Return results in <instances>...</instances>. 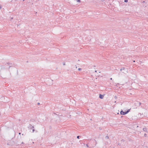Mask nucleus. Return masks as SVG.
I'll use <instances>...</instances> for the list:
<instances>
[{"instance_id": "393cba45", "label": "nucleus", "mask_w": 148, "mask_h": 148, "mask_svg": "<svg viewBox=\"0 0 148 148\" xmlns=\"http://www.w3.org/2000/svg\"><path fill=\"white\" fill-rule=\"evenodd\" d=\"M116 97H115V98H116Z\"/></svg>"}, {"instance_id": "7ed1b4c3", "label": "nucleus", "mask_w": 148, "mask_h": 148, "mask_svg": "<svg viewBox=\"0 0 148 148\" xmlns=\"http://www.w3.org/2000/svg\"><path fill=\"white\" fill-rule=\"evenodd\" d=\"M129 111V110H128L126 112H124L123 111H121L120 112V113L121 115H124L126 114H127Z\"/></svg>"}, {"instance_id": "423d86ee", "label": "nucleus", "mask_w": 148, "mask_h": 148, "mask_svg": "<svg viewBox=\"0 0 148 148\" xmlns=\"http://www.w3.org/2000/svg\"><path fill=\"white\" fill-rule=\"evenodd\" d=\"M31 129L32 130V132L33 133L34 131V126L32 127Z\"/></svg>"}, {"instance_id": "aec40b11", "label": "nucleus", "mask_w": 148, "mask_h": 148, "mask_svg": "<svg viewBox=\"0 0 148 148\" xmlns=\"http://www.w3.org/2000/svg\"><path fill=\"white\" fill-rule=\"evenodd\" d=\"M110 79V80H112V78H111Z\"/></svg>"}, {"instance_id": "a211bd4d", "label": "nucleus", "mask_w": 148, "mask_h": 148, "mask_svg": "<svg viewBox=\"0 0 148 148\" xmlns=\"http://www.w3.org/2000/svg\"><path fill=\"white\" fill-rule=\"evenodd\" d=\"M21 133H19V134L20 135L21 134Z\"/></svg>"}, {"instance_id": "2eb2a0df", "label": "nucleus", "mask_w": 148, "mask_h": 148, "mask_svg": "<svg viewBox=\"0 0 148 148\" xmlns=\"http://www.w3.org/2000/svg\"><path fill=\"white\" fill-rule=\"evenodd\" d=\"M75 66L76 68L77 69V66L76 65H75Z\"/></svg>"}, {"instance_id": "f8f14e48", "label": "nucleus", "mask_w": 148, "mask_h": 148, "mask_svg": "<svg viewBox=\"0 0 148 148\" xmlns=\"http://www.w3.org/2000/svg\"><path fill=\"white\" fill-rule=\"evenodd\" d=\"M2 8V6L1 5H0V10Z\"/></svg>"}, {"instance_id": "b1692460", "label": "nucleus", "mask_w": 148, "mask_h": 148, "mask_svg": "<svg viewBox=\"0 0 148 148\" xmlns=\"http://www.w3.org/2000/svg\"><path fill=\"white\" fill-rule=\"evenodd\" d=\"M95 72H97V71H95Z\"/></svg>"}, {"instance_id": "ddd939ff", "label": "nucleus", "mask_w": 148, "mask_h": 148, "mask_svg": "<svg viewBox=\"0 0 148 148\" xmlns=\"http://www.w3.org/2000/svg\"><path fill=\"white\" fill-rule=\"evenodd\" d=\"M144 136L145 137H146L147 136V134H144Z\"/></svg>"}, {"instance_id": "1a4fd4ad", "label": "nucleus", "mask_w": 148, "mask_h": 148, "mask_svg": "<svg viewBox=\"0 0 148 148\" xmlns=\"http://www.w3.org/2000/svg\"><path fill=\"white\" fill-rule=\"evenodd\" d=\"M77 1L79 2H80V0H77Z\"/></svg>"}, {"instance_id": "9d476101", "label": "nucleus", "mask_w": 148, "mask_h": 148, "mask_svg": "<svg viewBox=\"0 0 148 148\" xmlns=\"http://www.w3.org/2000/svg\"><path fill=\"white\" fill-rule=\"evenodd\" d=\"M124 2H128V0H125Z\"/></svg>"}, {"instance_id": "f03ea898", "label": "nucleus", "mask_w": 148, "mask_h": 148, "mask_svg": "<svg viewBox=\"0 0 148 148\" xmlns=\"http://www.w3.org/2000/svg\"><path fill=\"white\" fill-rule=\"evenodd\" d=\"M120 71H123L122 72L125 74H126L128 73L127 70H126L125 68L124 67H122L120 69Z\"/></svg>"}, {"instance_id": "f3484780", "label": "nucleus", "mask_w": 148, "mask_h": 148, "mask_svg": "<svg viewBox=\"0 0 148 148\" xmlns=\"http://www.w3.org/2000/svg\"><path fill=\"white\" fill-rule=\"evenodd\" d=\"M86 146H87V147H88V146L87 145H86Z\"/></svg>"}, {"instance_id": "5701e85b", "label": "nucleus", "mask_w": 148, "mask_h": 148, "mask_svg": "<svg viewBox=\"0 0 148 148\" xmlns=\"http://www.w3.org/2000/svg\"><path fill=\"white\" fill-rule=\"evenodd\" d=\"M22 135H24L23 134H22Z\"/></svg>"}, {"instance_id": "6ab92c4d", "label": "nucleus", "mask_w": 148, "mask_h": 148, "mask_svg": "<svg viewBox=\"0 0 148 148\" xmlns=\"http://www.w3.org/2000/svg\"><path fill=\"white\" fill-rule=\"evenodd\" d=\"M22 144H24V143L23 142H22Z\"/></svg>"}, {"instance_id": "0eeeda50", "label": "nucleus", "mask_w": 148, "mask_h": 148, "mask_svg": "<svg viewBox=\"0 0 148 148\" xmlns=\"http://www.w3.org/2000/svg\"><path fill=\"white\" fill-rule=\"evenodd\" d=\"M78 69L79 71H81L82 70V69L81 68H79Z\"/></svg>"}, {"instance_id": "a878e982", "label": "nucleus", "mask_w": 148, "mask_h": 148, "mask_svg": "<svg viewBox=\"0 0 148 148\" xmlns=\"http://www.w3.org/2000/svg\"><path fill=\"white\" fill-rule=\"evenodd\" d=\"M116 97H115V98H116Z\"/></svg>"}, {"instance_id": "f257e3e1", "label": "nucleus", "mask_w": 148, "mask_h": 148, "mask_svg": "<svg viewBox=\"0 0 148 148\" xmlns=\"http://www.w3.org/2000/svg\"><path fill=\"white\" fill-rule=\"evenodd\" d=\"M10 64L9 63L4 64H0V76L5 78L10 73L9 69L11 67Z\"/></svg>"}, {"instance_id": "39448f33", "label": "nucleus", "mask_w": 148, "mask_h": 148, "mask_svg": "<svg viewBox=\"0 0 148 148\" xmlns=\"http://www.w3.org/2000/svg\"><path fill=\"white\" fill-rule=\"evenodd\" d=\"M143 130L144 131L146 132H147V130L146 128H144L143 129Z\"/></svg>"}, {"instance_id": "20e7f679", "label": "nucleus", "mask_w": 148, "mask_h": 148, "mask_svg": "<svg viewBox=\"0 0 148 148\" xmlns=\"http://www.w3.org/2000/svg\"><path fill=\"white\" fill-rule=\"evenodd\" d=\"M99 97L101 99H103L104 97V95L101 94H100Z\"/></svg>"}, {"instance_id": "4468645a", "label": "nucleus", "mask_w": 148, "mask_h": 148, "mask_svg": "<svg viewBox=\"0 0 148 148\" xmlns=\"http://www.w3.org/2000/svg\"><path fill=\"white\" fill-rule=\"evenodd\" d=\"M79 136H77V138L78 139H79Z\"/></svg>"}, {"instance_id": "412c9836", "label": "nucleus", "mask_w": 148, "mask_h": 148, "mask_svg": "<svg viewBox=\"0 0 148 148\" xmlns=\"http://www.w3.org/2000/svg\"><path fill=\"white\" fill-rule=\"evenodd\" d=\"M133 62H135V60H134V61H133Z\"/></svg>"}, {"instance_id": "4be33fe9", "label": "nucleus", "mask_w": 148, "mask_h": 148, "mask_svg": "<svg viewBox=\"0 0 148 148\" xmlns=\"http://www.w3.org/2000/svg\"><path fill=\"white\" fill-rule=\"evenodd\" d=\"M139 104H140L141 103H140H140H139Z\"/></svg>"}, {"instance_id": "6e6552de", "label": "nucleus", "mask_w": 148, "mask_h": 148, "mask_svg": "<svg viewBox=\"0 0 148 148\" xmlns=\"http://www.w3.org/2000/svg\"><path fill=\"white\" fill-rule=\"evenodd\" d=\"M105 138H106V139H108V138H109V137L108 136H106V137Z\"/></svg>"}, {"instance_id": "9b49d317", "label": "nucleus", "mask_w": 148, "mask_h": 148, "mask_svg": "<svg viewBox=\"0 0 148 148\" xmlns=\"http://www.w3.org/2000/svg\"><path fill=\"white\" fill-rule=\"evenodd\" d=\"M63 65H65V62H63Z\"/></svg>"}, {"instance_id": "dca6fc26", "label": "nucleus", "mask_w": 148, "mask_h": 148, "mask_svg": "<svg viewBox=\"0 0 148 148\" xmlns=\"http://www.w3.org/2000/svg\"><path fill=\"white\" fill-rule=\"evenodd\" d=\"M37 104H38V105H40V103H37Z\"/></svg>"}]
</instances>
